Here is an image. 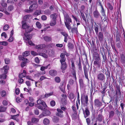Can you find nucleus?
Segmentation results:
<instances>
[{"label":"nucleus","mask_w":125,"mask_h":125,"mask_svg":"<svg viewBox=\"0 0 125 125\" xmlns=\"http://www.w3.org/2000/svg\"><path fill=\"white\" fill-rule=\"evenodd\" d=\"M45 47V45L43 44L37 45L36 46V48L38 49L37 52L40 55L44 58H46L47 57V55L45 54V53L47 52V51L45 49H43Z\"/></svg>","instance_id":"f257e3e1"},{"label":"nucleus","mask_w":125,"mask_h":125,"mask_svg":"<svg viewBox=\"0 0 125 125\" xmlns=\"http://www.w3.org/2000/svg\"><path fill=\"white\" fill-rule=\"evenodd\" d=\"M65 56V55L63 53L61 54L60 57L61 59L60 60V62L61 64V69L62 70V72L63 73L65 72V70L66 69L67 67V65L65 62L66 58Z\"/></svg>","instance_id":"f03ea898"},{"label":"nucleus","mask_w":125,"mask_h":125,"mask_svg":"<svg viewBox=\"0 0 125 125\" xmlns=\"http://www.w3.org/2000/svg\"><path fill=\"white\" fill-rule=\"evenodd\" d=\"M22 27L23 29H25V31L27 32H30L32 31L31 29V28L30 26L27 25L26 23V21H23L22 22Z\"/></svg>","instance_id":"7ed1b4c3"},{"label":"nucleus","mask_w":125,"mask_h":125,"mask_svg":"<svg viewBox=\"0 0 125 125\" xmlns=\"http://www.w3.org/2000/svg\"><path fill=\"white\" fill-rule=\"evenodd\" d=\"M97 79L99 81H103L105 79V76L102 73H99L97 76Z\"/></svg>","instance_id":"20e7f679"},{"label":"nucleus","mask_w":125,"mask_h":125,"mask_svg":"<svg viewBox=\"0 0 125 125\" xmlns=\"http://www.w3.org/2000/svg\"><path fill=\"white\" fill-rule=\"evenodd\" d=\"M88 99L87 96L86 95L83 98L81 97V102L82 104L87 106L88 104Z\"/></svg>","instance_id":"39448f33"},{"label":"nucleus","mask_w":125,"mask_h":125,"mask_svg":"<svg viewBox=\"0 0 125 125\" xmlns=\"http://www.w3.org/2000/svg\"><path fill=\"white\" fill-rule=\"evenodd\" d=\"M83 110L84 116L85 118H86L89 116L90 115V112L89 111L88 108L87 107H86L85 110L83 109Z\"/></svg>","instance_id":"423d86ee"},{"label":"nucleus","mask_w":125,"mask_h":125,"mask_svg":"<svg viewBox=\"0 0 125 125\" xmlns=\"http://www.w3.org/2000/svg\"><path fill=\"white\" fill-rule=\"evenodd\" d=\"M23 39L25 41V42H26V44H27V42H26L27 41H29V40L32 38V37L31 35L28 34L27 33V35H26V33H25L23 36Z\"/></svg>","instance_id":"0eeeda50"},{"label":"nucleus","mask_w":125,"mask_h":125,"mask_svg":"<svg viewBox=\"0 0 125 125\" xmlns=\"http://www.w3.org/2000/svg\"><path fill=\"white\" fill-rule=\"evenodd\" d=\"M37 103L38 105H42L45 107H46L47 106L45 103L43 101L39 99L37 101Z\"/></svg>","instance_id":"6e6552de"},{"label":"nucleus","mask_w":125,"mask_h":125,"mask_svg":"<svg viewBox=\"0 0 125 125\" xmlns=\"http://www.w3.org/2000/svg\"><path fill=\"white\" fill-rule=\"evenodd\" d=\"M93 14L94 17L96 18H98L101 16L100 14L96 9L93 12Z\"/></svg>","instance_id":"1a4fd4ad"},{"label":"nucleus","mask_w":125,"mask_h":125,"mask_svg":"<svg viewBox=\"0 0 125 125\" xmlns=\"http://www.w3.org/2000/svg\"><path fill=\"white\" fill-rule=\"evenodd\" d=\"M38 6L37 4H33L30 6L29 9L30 10L32 11L36 9L38 7Z\"/></svg>","instance_id":"9d476101"},{"label":"nucleus","mask_w":125,"mask_h":125,"mask_svg":"<svg viewBox=\"0 0 125 125\" xmlns=\"http://www.w3.org/2000/svg\"><path fill=\"white\" fill-rule=\"evenodd\" d=\"M83 68L84 75H85V78L87 79L88 80H89V78H88V70L87 69V68L86 66H84Z\"/></svg>","instance_id":"9b49d317"},{"label":"nucleus","mask_w":125,"mask_h":125,"mask_svg":"<svg viewBox=\"0 0 125 125\" xmlns=\"http://www.w3.org/2000/svg\"><path fill=\"white\" fill-rule=\"evenodd\" d=\"M94 104L95 105L98 107H100L102 105V103L98 99H96L94 100Z\"/></svg>","instance_id":"f8f14e48"},{"label":"nucleus","mask_w":125,"mask_h":125,"mask_svg":"<svg viewBox=\"0 0 125 125\" xmlns=\"http://www.w3.org/2000/svg\"><path fill=\"white\" fill-rule=\"evenodd\" d=\"M64 18L65 20V22H72V20L69 17L68 15L66 13L64 14Z\"/></svg>","instance_id":"ddd939ff"},{"label":"nucleus","mask_w":125,"mask_h":125,"mask_svg":"<svg viewBox=\"0 0 125 125\" xmlns=\"http://www.w3.org/2000/svg\"><path fill=\"white\" fill-rule=\"evenodd\" d=\"M50 75L51 76H53L56 75L57 74V71L54 70H52L49 72Z\"/></svg>","instance_id":"4468645a"},{"label":"nucleus","mask_w":125,"mask_h":125,"mask_svg":"<svg viewBox=\"0 0 125 125\" xmlns=\"http://www.w3.org/2000/svg\"><path fill=\"white\" fill-rule=\"evenodd\" d=\"M98 36L99 39L100 41H102L103 40V34L101 32H99L98 34Z\"/></svg>","instance_id":"2eb2a0df"},{"label":"nucleus","mask_w":125,"mask_h":125,"mask_svg":"<svg viewBox=\"0 0 125 125\" xmlns=\"http://www.w3.org/2000/svg\"><path fill=\"white\" fill-rule=\"evenodd\" d=\"M49 65L50 64H49L45 66H42L41 67L40 70L41 71H43L41 73L42 74H45V72L44 70L45 69H47Z\"/></svg>","instance_id":"dca6fc26"},{"label":"nucleus","mask_w":125,"mask_h":125,"mask_svg":"<svg viewBox=\"0 0 125 125\" xmlns=\"http://www.w3.org/2000/svg\"><path fill=\"white\" fill-rule=\"evenodd\" d=\"M104 117L101 115H98L96 118L97 121L99 122L102 121Z\"/></svg>","instance_id":"f3484780"},{"label":"nucleus","mask_w":125,"mask_h":125,"mask_svg":"<svg viewBox=\"0 0 125 125\" xmlns=\"http://www.w3.org/2000/svg\"><path fill=\"white\" fill-rule=\"evenodd\" d=\"M57 14L54 13L51 15L50 17L51 19V20H56Z\"/></svg>","instance_id":"a211bd4d"},{"label":"nucleus","mask_w":125,"mask_h":125,"mask_svg":"<svg viewBox=\"0 0 125 125\" xmlns=\"http://www.w3.org/2000/svg\"><path fill=\"white\" fill-rule=\"evenodd\" d=\"M5 0H1L0 2L1 6L4 8H5L7 6V4L5 2Z\"/></svg>","instance_id":"6ab92c4d"},{"label":"nucleus","mask_w":125,"mask_h":125,"mask_svg":"<svg viewBox=\"0 0 125 125\" xmlns=\"http://www.w3.org/2000/svg\"><path fill=\"white\" fill-rule=\"evenodd\" d=\"M42 14L41 10H36L34 13V15L38 16Z\"/></svg>","instance_id":"aec40b11"},{"label":"nucleus","mask_w":125,"mask_h":125,"mask_svg":"<svg viewBox=\"0 0 125 125\" xmlns=\"http://www.w3.org/2000/svg\"><path fill=\"white\" fill-rule=\"evenodd\" d=\"M9 69V66L7 65H6L3 68V70H4L5 73H7L8 70Z\"/></svg>","instance_id":"412c9836"},{"label":"nucleus","mask_w":125,"mask_h":125,"mask_svg":"<svg viewBox=\"0 0 125 125\" xmlns=\"http://www.w3.org/2000/svg\"><path fill=\"white\" fill-rule=\"evenodd\" d=\"M26 74V71L24 70H23V73L19 74V78H21L24 77L25 76Z\"/></svg>","instance_id":"4be33fe9"},{"label":"nucleus","mask_w":125,"mask_h":125,"mask_svg":"<svg viewBox=\"0 0 125 125\" xmlns=\"http://www.w3.org/2000/svg\"><path fill=\"white\" fill-rule=\"evenodd\" d=\"M43 123L44 125H49L50 124V121L48 119L45 118L43 120Z\"/></svg>","instance_id":"5701e85b"},{"label":"nucleus","mask_w":125,"mask_h":125,"mask_svg":"<svg viewBox=\"0 0 125 125\" xmlns=\"http://www.w3.org/2000/svg\"><path fill=\"white\" fill-rule=\"evenodd\" d=\"M43 38L44 40L46 42L50 41L52 40V38L51 37L47 36H44Z\"/></svg>","instance_id":"b1692460"},{"label":"nucleus","mask_w":125,"mask_h":125,"mask_svg":"<svg viewBox=\"0 0 125 125\" xmlns=\"http://www.w3.org/2000/svg\"><path fill=\"white\" fill-rule=\"evenodd\" d=\"M56 20H51L50 25L51 26L55 25L56 24Z\"/></svg>","instance_id":"393cba45"},{"label":"nucleus","mask_w":125,"mask_h":125,"mask_svg":"<svg viewBox=\"0 0 125 125\" xmlns=\"http://www.w3.org/2000/svg\"><path fill=\"white\" fill-rule=\"evenodd\" d=\"M101 13L102 15L104 16L105 18V17H106L105 15V10H104L103 7H102V8H101Z\"/></svg>","instance_id":"a878e982"},{"label":"nucleus","mask_w":125,"mask_h":125,"mask_svg":"<svg viewBox=\"0 0 125 125\" xmlns=\"http://www.w3.org/2000/svg\"><path fill=\"white\" fill-rule=\"evenodd\" d=\"M38 119L35 118H33L31 119L32 122L33 123L36 124L39 121Z\"/></svg>","instance_id":"bb28decb"},{"label":"nucleus","mask_w":125,"mask_h":125,"mask_svg":"<svg viewBox=\"0 0 125 125\" xmlns=\"http://www.w3.org/2000/svg\"><path fill=\"white\" fill-rule=\"evenodd\" d=\"M70 22H65V25L67 28L69 30H70L71 29V27L69 25Z\"/></svg>","instance_id":"cd10ccee"},{"label":"nucleus","mask_w":125,"mask_h":125,"mask_svg":"<svg viewBox=\"0 0 125 125\" xmlns=\"http://www.w3.org/2000/svg\"><path fill=\"white\" fill-rule=\"evenodd\" d=\"M32 18V16L30 15H28L25 16L23 17V19L25 20L28 19L30 18Z\"/></svg>","instance_id":"c85d7f7f"},{"label":"nucleus","mask_w":125,"mask_h":125,"mask_svg":"<svg viewBox=\"0 0 125 125\" xmlns=\"http://www.w3.org/2000/svg\"><path fill=\"white\" fill-rule=\"evenodd\" d=\"M68 47L69 49H72L74 48V45L72 43H69L68 44Z\"/></svg>","instance_id":"c756f323"},{"label":"nucleus","mask_w":125,"mask_h":125,"mask_svg":"<svg viewBox=\"0 0 125 125\" xmlns=\"http://www.w3.org/2000/svg\"><path fill=\"white\" fill-rule=\"evenodd\" d=\"M94 59H96V60H99L100 57L98 54L97 53H95L94 54Z\"/></svg>","instance_id":"7c9ffc66"},{"label":"nucleus","mask_w":125,"mask_h":125,"mask_svg":"<svg viewBox=\"0 0 125 125\" xmlns=\"http://www.w3.org/2000/svg\"><path fill=\"white\" fill-rule=\"evenodd\" d=\"M23 62L21 63V66L22 67H24L26 63H28V60H25V61H23Z\"/></svg>","instance_id":"2f4dec72"},{"label":"nucleus","mask_w":125,"mask_h":125,"mask_svg":"<svg viewBox=\"0 0 125 125\" xmlns=\"http://www.w3.org/2000/svg\"><path fill=\"white\" fill-rule=\"evenodd\" d=\"M30 54V52L29 51H26L23 53L22 54L23 56L26 57L28 56Z\"/></svg>","instance_id":"473e14b6"},{"label":"nucleus","mask_w":125,"mask_h":125,"mask_svg":"<svg viewBox=\"0 0 125 125\" xmlns=\"http://www.w3.org/2000/svg\"><path fill=\"white\" fill-rule=\"evenodd\" d=\"M51 13V12L49 10H45L44 11V14L47 15H49Z\"/></svg>","instance_id":"72a5a7b5"},{"label":"nucleus","mask_w":125,"mask_h":125,"mask_svg":"<svg viewBox=\"0 0 125 125\" xmlns=\"http://www.w3.org/2000/svg\"><path fill=\"white\" fill-rule=\"evenodd\" d=\"M36 27L40 29L41 28V25L39 22L38 21L36 22Z\"/></svg>","instance_id":"f704fd0d"},{"label":"nucleus","mask_w":125,"mask_h":125,"mask_svg":"<svg viewBox=\"0 0 125 125\" xmlns=\"http://www.w3.org/2000/svg\"><path fill=\"white\" fill-rule=\"evenodd\" d=\"M55 81L57 83H59L60 82L61 80L59 77H56L55 78Z\"/></svg>","instance_id":"c9c22d12"},{"label":"nucleus","mask_w":125,"mask_h":125,"mask_svg":"<svg viewBox=\"0 0 125 125\" xmlns=\"http://www.w3.org/2000/svg\"><path fill=\"white\" fill-rule=\"evenodd\" d=\"M6 74H3L1 75H0V79H5L6 78L7 76Z\"/></svg>","instance_id":"e433bc0d"},{"label":"nucleus","mask_w":125,"mask_h":125,"mask_svg":"<svg viewBox=\"0 0 125 125\" xmlns=\"http://www.w3.org/2000/svg\"><path fill=\"white\" fill-rule=\"evenodd\" d=\"M72 73L73 76L74 77V79L75 80H76V74L75 70H73Z\"/></svg>","instance_id":"4c0bfd02"},{"label":"nucleus","mask_w":125,"mask_h":125,"mask_svg":"<svg viewBox=\"0 0 125 125\" xmlns=\"http://www.w3.org/2000/svg\"><path fill=\"white\" fill-rule=\"evenodd\" d=\"M0 44H1L2 45H4V46H6L8 45V43L7 42L3 41V42H0Z\"/></svg>","instance_id":"58836bf2"},{"label":"nucleus","mask_w":125,"mask_h":125,"mask_svg":"<svg viewBox=\"0 0 125 125\" xmlns=\"http://www.w3.org/2000/svg\"><path fill=\"white\" fill-rule=\"evenodd\" d=\"M6 110V108L3 106H1L0 107V112H4Z\"/></svg>","instance_id":"ea45409f"},{"label":"nucleus","mask_w":125,"mask_h":125,"mask_svg":"<svg viewBox=\"0 0 125 125\" xmlns=\"http://www.w3.org/2000/svg\"><path fill=\"white\" fill-rule=\"evenodd\" d=\"M52 93H49L48 94L46 93L44 95V98H47L50 96L52 95L53 94Z\"/></svg>","instance_id":"a19ab883"},{"label":"nucleus","mask_w":125,"mask_h":125,"mask_svg":"<svg viewBox=\"0 0 125 125\" xmlns=\"http://www.w3.org/2000/svg\"><path fill=\"white\" fill-rule=\"evenodd\" d=\"M19 59L20 60H22L23 61H25V60H27V59L25 58L22 57L21 55L19 56Z\"/></svg>","instance_id":"79ce46f5"},{"label":"nucleus","mask_w":125,"mask_h":125,"mask_svg":"<svg viewBox=\"0 0 125 125\" xmlns=\"http://www.w3.org/2000/svg\"><path fill=\"white\" fill-rule=\"evenodd\" d=\"M71 68L73 70H75V67L73 61H71Z\"/></svg>","instance_id":"37998d69"},{"label":"nucleus","mask_w":125,"mask_h":125,"mask_svg":"<svg viewBox=\"0 0 125 125\" xmlns=\"http://www.w3.org/2000/svg\"><path fill=\"white\" fill-rule=\"evenodd\" d=\"M9 26L8 25H5L3 27V29L4 31L7 30L9 28Z\"/></svg>","instance_id":"c03bdc74"},{"label":"nucleus","mask_w":125,"mask_h":125,"mask_svg":"<svg viewBox=\"0 0 125 125\" xmlns=\"http://www.w3.org/2000/svg\"><path fill=\"white\" fill-rule=\"evenodd\" d=\"M74 97V94L72 93H71L69 95V98L70 99H73Z\"/></svg>","instance_id":"a18cd8bd"},{"label":"nucleus","mask_w":125,"mask_h":125,"mask_svg":"<svg viewBox=\"0 0 125 125\" xmlns=\"http://www.w3.org/2000/svg\"><path fill=\"white\" fill-rule=\"evenodd\" d=\"M114 114V112L113 111H111L109 112V117H112Z\"/></svg>","instance_id":"49530a36"},{"label":"nucleus","mask_w":125,"mask_h":125,"mask_svg":"<svg viewBox=\"0 0 125 125\" xmlns=\"http://www.w3.org/2000/svg\"><path fill=\"white\" fill-rule=\"evenodd\" d=\"M1 94L2 97L5 96L6 95V93L5 91H3L1 92Z\"/></svg>","instance_id":"de8ad7c7"},{"label":"nucleus","mask_w":125,"mask_h":125,"mask_svg":"<svg viewBox=\"0 0 125 125\" xmlns=\"http://www.w3.org/2000/svg\"><path fill=\"white\" fill-rule=\"evenodd\" d=\"M80 13L81 16L83 19L84 20H85V17L84 15V14L83 13V12L81 10H80Z\"/></svg>","instance_id":"09e8293b"},{"label":"nucleus","mask_w":125,"mask_h":125,"mask_svg":"<svg viewBox=\"0 0 125 125\" xmlns=\"http://www.w3.org/2000/svg\"><path fill=\"white\" fill-rule=\"evenodd\" d=\"M50 104L51 106H54L55 105V102L54 100H52L50 102Z\"/></svg>","instance_id":"8fccbe9b"},{"label":"nucleus","mask_w":125,"mask_h":125,"mask_svg":"<svg viewBox=\"0 0 125 125\" xmlns=\"http://www.w3.org/2000/svg\"><path fill=\"white\" fill-rule=\"evenodd\" d=\"M56 115L62 118L63 117V114L57 113L56 114Z\"/></svg>","instance_id":"3c124183"},{"label":"nucleus","mask_w":125,"mask_h":125,"mask_svg":"<svg viewBox=\"0 0 125 125\" xmlns=\"http://www.w3.org/2000/svg\"><path fill=\"white\" fill-rule=\"evenodd\" d=\"M59 118L55 117L53 119V120L54 122H57L59 121Z\"/></svg>","instance_id":"603ef678"},{"label":"nucleus","mask_w":125,"mask_h":125,"mask_svg":"<svg viewBox=\"0 0 125 125\" xmlns=\"http://www.w3.org/2000/svg\"><path fill=\"white\" fill-rule=\"evenodd\" d=\"M13 39L14 38L12 36H10V37L8 39V41L9 42H11L13 41Z\"/></svg>","instance_id":"864d4df0"},{"label":"nucleus","mask_w":125,"mask_h":125,"mask_svg":"<svg viewBox=\"0 0 125 125\" xmlns=\"http://www.w3.org/2000/svg\"><path fill=\"white\" fill-rule=\"evenodd\" d=\"M13 9V6L12 5H10L8 7V9L9 10L11 11Z\"/></svg>","instance_id":"5fc2aeb1"},{"label":"nucleus","mask_w":125,"mask_h":125,"mask_svg":"<svg viewBox=\"0 0 125 125\" xmlns=\"http://www.w3.org/2000/svg\"><path fill=\"white\" fill-rule=\"evenodd\" d=\"M116 41L119 42L120 40V36L119 35H116Z\"/></svg>","instance_id":"6e6d98bb"},{"label":"nucleus","mask_w":125,"mask_h":125,"mask_svg":"<svg viewBox=\"0 0 125 125\" xmlns=\"http://www.w3.org/2000/svg\"><path fill=\"white\" fill-rule=\"evenodd\" d=\"M41 19L42 20L45 21L47 20V18L46 16L43 15L41 17Z\"/></svg>","instance_id":"4d7b16f0"},{"label":"nucleus","mask_w":125,"mask_h":125,"mask_svg":"<svg viewBox=\"0 0 125 125\" xmlns=\"http://www.w3.org/2000/svg\"><path fill=\"white\" fill-rule=\"evenodd\" d=\"M4 61L6 64H8L10 63V60L8 58L5 59Z\"/></svg>","instance_id":"13d9d810"},{"label":"nucleus","mask_w":125,"mask_h":125,"mask_svg":"<svg viewBox=\"0 0 125 125\" xmlns=\"http://www.w3.org/2000/svg\"><path fill=\"white\" fill-rule=\"evenodd\" d=\"M1 36L2 37H4V38H7L6 34L5 32H3L1 34Z\"/></svg>","instance_id":"bf43d9fd"},{"label":"nucleus","mask_w":125,"mask_h":125,"mask_svg":"<svg viewBox=\"0 0 125 125\" xmlns=\"http://www.w3.org/2000/svg\"><path fill=\"white\" fill-rule=\"evenodd\" d=\"M61 33L65 37H67L68 36L67 34L65 32H61Z\"/></svg>","instance_id":"052dcab7"},{"label":"nucleus","mask_w":125,"mask_h":125,"mask_svg":"<svg viewBox=\"0 0 125 125\" xmlns=\"http://www.w3.org/2000/svg\"><path fill=\"white\" fill-rule=\"evenodd\" d=\"M72 107L73 111H74L75 114V115H76L77 113L76 111V109L75 106H73Z\"/></svg>","instance_id":"680f3d73"},{"label":"nucleus","mask_w":125,"mask_h":125,"mask_svg":"<svg viewBox=\"0 0 125 125\" xmlns=\"http://www.w3.org/2000/svg\"><path fill=\"white\" fill-rule=\"evenodd\" d=\"M95 61L94 62V65H97L99 63L98 61L99 60H96V59H95Z\"/></svg>","instance_id":"e2e57ef3"},{"label":"nucleus","mask_w":125,"mask_h":125,"mask_svg":"<svg viewBox=\"0 0 125 125\" xmlns=\"http://www.w3.org/2000/svg\"><path fill=\"white\" fill-rule=\"evenodd\" d=\"M86 122L88 125H89L90 124L91 121L89 118H87L86 119Z\"/></svg>","instance_id":"0e129e2a"},{"label":"nucleus","mask_w":125,"mask_h":125,"mask_svg":"<svg viewBox=\"0 0 125 125\" xmlns=\"http://www.w3.org/2000/svg\"><path fill=\"white\" fill-rule=\"evenodd\" d=\"M35 62L37 63H39V60L38 57H36L35 59Z\"/></svg>","instance_id":"69168bd1"},{"label":"nucleus","mask_w":125,"mask_h":125,"mask_svg":"<svg viewBox=\"0 0 125 125\" xmlns=\"http://www.w3.org/2000/svg\"><path fill=\"white\" fill-rule=\"evenodd\" d=\"M57 110L58 112L57 113H60L63 114V112L60 109L58 108L57 109Z\"/></svg>","instance_id":"338daca9"},{"label":"nucleus","mask_w":125,"mask_h":125,"mask_svg":"<svg viewBox=\"0 0 125 125\" xmlns=\"http://www.w3.org/2000/svg\"><path fill=\"white\" fill-rule=\"evenodd\" d=\"M20 92V90L18 88H17L15 90L16 94L18 95L19 94Z\"/></svg>","instance_id":"774afa93"}]
</instances>
